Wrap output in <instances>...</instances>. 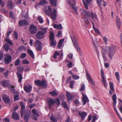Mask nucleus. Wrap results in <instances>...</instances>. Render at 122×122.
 I'll return each mask as SVG.
<instances>
[{
  "instance_id": "62",
  "label": "nucleus",
  "mask_w": 122,
  "mask_h": 122,
  "mask_svg": "<svg viewBox=\"0 0 122 122\" xmlns=\"http://www.w3.org/2000/svg\"><path fill=\"white\" fill-rule=\"evenodd\" d=\"M93 29H94L95 32L98 34H100V32L99 30L95 28V27L93 28Z\"/></svg>"
},
{
  "instance_id": "27",
  "label": "nucleus",
  "mask_w": 122,
  "mask_h": 122,
  "mask_svg": "<svg viewBox=\"0 0 122 122\" xmlns=\"http://www.w3.org/2000/svg\"><path fill=\"white\" fill-rule=\"evenodd\" d=\"M120 102H119V105L118 107L119 108V110L121 113H122V101L121 100H118Z\"/></svg>"
},
{
  "instance_id": "16",
  "label": "nucleus",
  "mask_w": 122,
  "mask_h": 122,
  "mask_svg": "<svg viewBox=\"0 0 122 122\" xmlns=\"http://www.w3.org/2000/svg\"><path fill=\"white\" fill-rule=\"evenodd\" d=\"M19 23L20 26H25L28 25L29 24V23L26 20H20L19 21Z\"/></svg>"
},
{
  "instance_id": "19",
  "label": "nucleus",
  "mask_w": 122,
  "mask_h": 122,
  "mask_svg": "<svg viewBox=\"0 0 122 122\" xmlns=\"http://www.w3.org/2000/svg\"><path fill=\"white\" fill-rule=\"evenodd\" d=\"M11 115L13 119L15 120H18L19 119V117L18 114L15 112H13Z\"/></svg>"
},
{
  "instance_id": "22",
  "label": "nucleus",
  "mask_w": 122,
  "mask_h": 122,
  "mask_svg": "<svg viewBox=\"0 0 122 122\" xmlns=\"http://www.w3.org/2000/svg\"><path fill=\"white\" fill-rule=\"evenodd\" d=\"M86 77L87 80L90 83H92L93 85H94V83L92 79L89 74L88 73H86Z\"/></svg>"
},
{
  "instance_id": "50",
  "label": "nucleus",
  "mask_w": 122,
  "mask_h": 122,
  "mask_svg": "<svg viewBox=\"0 0 122 122\" xmlns=\"http://www.w3.org/2000/svg\"><path fill=\"white\" fill-rule=\"evenodd\" d=\"M5 41L10 45H13L11 41L9 39L6 38L5 39Z\"/></svg>"
},
{
  "instance_id": "49",
  "label": "nucleus",
  "mask_w": 122,
  "mask_h": 122,
  "mask_svg": "<svg viewBox=\"0 0 122 122\" xmlns=\"http://www.w3.org/2000/svg\"><path fill=\"white\" fill-rule=\"evenodd\" d=\"M102 1H103V5L104 6H106V3L105 1H103V0H97V3L100 5H101V3L102 2Z\"/></svg>"
},
{
  "instance_id": "33",
  "label": "nucleus",
  "mask_w": 122,
  "mask_h": 122,
  "mask_svg": "<svg viewBox=\"0 0 122 122\" xmlns=\"http://www.w3.org/2000/svg\"><path fill=\"white\" fill-rule=\"evenodd\" d=\"M53 96L56 97L58 94V92L55 90H54L49 93Z\"/></svg>"
},
{
  "instance_id": "59",
  "label": "nucleus",
  "mask_w": 122,
  "mask_h": 122,
  "mask_svg": "<svg viewBox=\"0 0 122 122\" xmlns=\"http://www.w3.org/2000/svg\"><path fill=\"white\" fill-rule=\"evenodd\" d=\"M92 40L93 41V46H94L96 43H97V39L95 37L94 39H92Z\"/></svg>"
},
{
  "instance_id": "55",
  "label": "nucleus",
  "mask_w": 122,
  "mask_h": 122,
  "mask_svg": "<svg viewBox=\"0 0 122 122\" xmlns=\"http://www.w3.org/2000/svg\"><path fill=\"white\" fill-rule=\"evenodd\" d=\"M22 62L24 64H28L29 63V61L26 59L23 60L22 61Z\"/></svg>"
},
{
  "instance_id": "39",
  "label": "nucleus",
  "mask_w": 122,
  "mask_h": 122,
  "mask_svg": "<svg viewBox=\"0 0 122 122\" xmlns=\"http://www.w3.org/2000/svg\"><path fill=\"white\" fill-rule=\"evenodd\" d=\"M10 91L13 93H14L15 92V90L14 89V88L13 86H11L10 85V86H9L8 87Z\"/></svg>"
},
{
  "instance_id": "41",
  "label": "nucleus",
  "mask_w": 122,
  "mask_h": 122,
  "mask_svg": "<svg viewBox=\"0 0 122 122\" xmlns=\"http://www.w3.org/2000/svg\"><path fill=\"white\" fill-rule=\"evenodd\" d=\"M50 118L51 120L54 122H57V119L53 117V115L52 114L51 116L50 117Z\"/></svg>"
},
{
  "instance_id": "8",
  "label": "nucleus",
  "mask_w": 122,
  "mask_h": 122,
  "mask_svg": "<svg viewBox=\"0 0 122 122\" xmlns=\"http://www.w3.org/2000/svg\"><path fill=\"white\" fill-rule=\"evenodd\" d=\"M72 0H67V1L68 3L71 5V6L73 9V11L74 12V13L77 14V8L75 7V1H73V4H72Z\"/></svg>"
},
{
  "instance_id": "1",
  "label": "nucleus",
  "mask_w": 122,
  "mask_h": 122,
  "mask_svg": "<svg viewBox=\"0 0 122 122\" xmlns=\"http://www.w3.org/2000/svg\"><path fill=\"white\" fill-rule=\"evenodd\" d=\"M116 49V48L115 46H112L109 47H106L105 49H102V53L103 59L105 61L107 60V59L106 56V52L108 57L112 60L115 53Z\"/></svg>"
},
{
  "instance_id": "5",
  "label": "nucleus",
  "mask_w": 122,
  "mask_h": 122,
  "mask_svg": "<svg viewBox=\"0 0 122 122\" xmlns=\"http://www.w3.org/2000/svg\"><path fill=\"white\" fill-rule=\"evenodd\" d=\"M34 46L37 50L41 51L42 48V43L39 40H37L34 42Z\"/></svg>"
},
{
  "instance_id": "53",
  "label": "nucleus",
  "mask_w": 122,
  "mask_h": 122,
  "mask_svg": "<svg viewBox=\"0 0 122 122\" xmlns=\"http://www.w3.org/2000/svg\"><path fill=\"white\" fill-rule=\"evenodd\" d=\"M61 105L64 108H67V104L65 102L63 101L62 102Z\"/></svg>"
},
{
  "instance_id": "7",
  "label": "nucleus",
  "mask_w": 122,
  "mask_h": 122,
  "mask_svg": "<svg viewBox=\"0 0 122 122\" xmlns=\"http://www.w3.org/2000/svg\"><path fill=\"white\" fill-rule=\"evenodd\" d=\"M101 71L102 83H103L104 86L106 88H107V82L106 80V77H105L103 71L102 69L101 70Z\"/></svg>"
},
{
  "instance_id": "20",
  "label": "nucleus",
  "mask_w": 122,
  "mask_h": 122,
  "mask_svg": "<svg viewBox=\"0 0 122 122\" xmlns=\"http://www.w3.org/2000/svg\"><path fill=\"white\" fill-rule=\"evenodd\" d=\"M83 97L82 99V102L83 103V105H85L87 102L88 101V99L87 96L83 94Z\"/></svg>"
},
{
  "instance_id": "17",
  "label": "nucleus",
  "mask_w": 122,
  "mask_h": 122,
  "mask_svg": "<svg viewBox=\"0 0 122 122\" xmlns=\"http://www.w3.org/2000/svg\"><path fill=\"white\" fill-rule=\"evenodd\" d=\"M20 104L21 106V110L20 112L21 115V117H23V113L24 112V110L25 108V107L23 102H20Z\"/></svg>"
},
{
  "instance_id": "36",
  "label": "nucleus",
  "mask_w": 122,
  "mask_h": 122,
  "mask_svg": "<svg viewBox=\"0 0 122 122\" xmlns=\"http://www.w3.org/2000/svg\"><path fill=\"white\" fill-rule=\"evenodd\" d=\"M17 77L18 79V82H20L23 78L22 75L21 74L18 73H17Z\"/></svg>"
},
{
  "instance_id": "46",
  "label": "nucleus",
  "mask_w": 122,
  "mask_h": 122,
  "mask_svg": "<svg viewBox=\"0 0 122 122\" xmlns=\"http://www.w3.org/2000/svg\"><path fill=\"white\" fill-rule=\"evenodd\" d=\"M115 75L117 81L119 82L120 81V79L119 78L120 75L119 72H116L115 73Z\"/></svg>"
},
{
  "instance_id": "11",
  "label": "nucleus",
  "mask_w": 122,
  "mask_h": 122,
  "mask_svg": "<svg viewBox=\"0 0 122 122\" xmlns=\"http://www.w3.org/2000/svg\"><path fill=\"white\" fill-rule=\"evenodd\" d=\"M32 111L33 114V118L35 120L37 121V117H38L39 116L38 111L36 109L32 110Z\"/></svg>"
},
{
  "instance_id": "52",
  "label": "nucleus",
  "mask_w": 122,
  "mask_h": 122,
  "mask_svg": "<svg viewBox=\"0 0 122 122\" xmlns=\"http://www.w3.org/2000/svg\"><path fill=\"white\" fill-rule=\"evenodd\" d=\"M60 55V54L57 51H56L54 54L53 57L55 59L56 58L57 56H59Z\"/></svg>"
},
{
  "instance_id": "29",
  "label": "nucleus",
  "mask_w": 122,
  "mask_h": 122,
  "mask_svg": "<svg viewBox=\"0 0 122 122\" xmlns=\"http://www.w3.org/2000/svg\"><path fill=\"white\" fill-rule=\"evenodd\" d=\"M7 6L9 8L12 9L13 7V6L12 1L10 0L8 1L7 3Z\"/></svg>"
},
{
  "instance_id": "23",
  "label": "nucleus",
  "mask_w": 122,
  "mask_h": 122,
  "mask_svg": "<svg viewBox=\"0 0 122 122\" xmlns=\"http://www.w3.org/2000/svg\"><path fill=\"white\" fill-rule=\"evenodd\" d=\"M0 84L4 87H8L9 86H10V84L8 83H7V81H3L0 82Z\"/></svg>"
},
{
  "instance_id": "3",
  "label": "nucleus",
  "mask_w": 122,
  "mask_h": 122,
  "mask_svg": "<svg viewBox=\"0 0 122 122\" xmlns=\"http://www.w3.org/2000/svg\"><path fill=\"white\" fill-rule=\"evenodd\" d=\"M81 14L84 17H89L93 19H97L96 15L92 12H87L86 10H84L81 12Z\"/></svg>"
},
{
  "instance_id": "35",
  "label": "nucleus",
  "mask_w": 122,
  "mask_h": 122,
  "mask_svg": "<svg viewBox=\"0 0 122 122\" xmlns=\"http://www.w3.org/2000/svg\"><path fill=\"white\" fill-rule=\"evenodd\" d=\"M66 96L68 100H71L72 99V96L71 94L69 92H67L66 93Z\"/></svg>"
},
{
  "instance_id": "48",
  "label": "nucleus",
  "mask_w": 122,
  "mask_h": 122,
  "mask_svg": "<svg viewBox=\"0 0 122 122\" xmlns=\"http://www.w3.org/2000/svg\"><path fill=\"white\" fill-rule=\"evenodd\" d=\"M37 19L39 22L41 23H43L44 21L42 18L41 16H38Z\"/></svg>"
},
{
  "instance_id": "4",
  "label": "nucleus",
  "mask_w": 122,
  "mask_h": 122,
  "mask_svg": "<svg viewBox=\"0 0 122 122\" xmlns=\"http://www.w3.org/2000/svg\"><path fill=\"white\" fill-rule=\"evenodd\" d=\"M71 37L74 46L80 52V49L77 42V39L74 35H71Z\"/></svg>"
},
{
  "instance_id": "13",
  "label": "nucleus",
  "mask_w": 122,
  "mask_h": 122,
  "mask_svg": "<svg viewBox=\"0 0 122 122\" xmlns=\"http://www.w3.org/2000/svg\"><path fill=\"white\" fill-rule=\"evenodd\" d=\"M31 113L30 111H29L25 114L24 116V119L25 122H28V120L30 118Z\"/></svg>"
},
{
  "instance_id": "10",
  "label": "nucleus",
  "mask_w": 122,
  "mask_h": 122,
  "mask_svg": "<svg viewBox=\"0 0 122 122\" xmlns=\"http://www.w3.org/2000/svg\"><path fill=\"white\" fill-rule=\"evenodd\" d=\"M29 30L31 33L33 34L36 32L37 29L35 26L33 24H32L30 25Z\"/></svg>"
},
{
  "instance_id": "26",
  "label": "nucleus",
  "mask_w": 122,
  "mask_h": 122,
  "mask_svg": "<svg viewBox=\"0 0 122 122\" xmlns=\"http://www.w3.org/2000/svg\"><path fill=\"white\" fill-rule=\"evenodd\" d=\"M116 22L118 28L119 29H120L121 25V20L119 18L118 16L117 17L116 19Z\"/></svg>"
},
{
  "instance_id": "63",
  "label": "nucleus",
  "mask_w": 122,
  "mask_h": 122,
  "mask_svg": "<svg viewBox=\"0 0 122 122\" xmlns=\"http://www.w3.org/2000/svg\"><path fill=\"white\" fill-rule=\"evenodd\" d=\"M103 39L105 43L107 44V41L108 40V39L105 36H104L103 37Z\"/></svg>"
},
{
  "instance_id": "37",
  "label": "nucleus",
  "mask_w": 122,
  "mask_h": 122,
  "mask_svg": "<svg viewBox=\"0 0 122 122\" xmlns=\"http://www.w3.org/2000/svg\"><path fill=\"white\" fill-rule=\"evenodd\" d=\"M49 38L50 40L54 39L55 36L54 33L51 31L50 32Z\"/></svg>"
},
{
  "instance_id": "42",
  "label": "nucleus",
  "mask_w": 122,
  "mask_h": 122,
  "mask_svg": "<svg viewBox=\"0 0 122 122\" xmlns=\"http://www.w3.org/2000/svg\"><path fill=\"white\" fill-rule=\"evenodd\" d=\"M74 103L75 105L77 106H79L80 105V103L79 102L78 100L76 99L74 101Z\"/></svg>"
},
{
  "instance_id": "60",
  "label": "nucleus",
  "mask_w": 122,
  "mask_h": 122,
  "mask_svg": "<svg viewBox=\"0 0 122 122\" xmlns=\"http://www.w3.org/2000/svg\"><path fill=\"white\" fill-rule=\"evenodd\" d=\"M0 4L1 6L3 7L5 6V3L2 0H0Z\"/></svg>"
},
{
  "instance_id": "61",
  "label": "nucleus",
  "mask_w": 122,
  "mask_h": 122,
  "mask_svg": "<svg viewBox=\"0 0 122 122\" xmlns=\"http://www.w3.org/2000/svg\"><path fill=\"white\" fill-rule=\"evenodd\" d=\"M41 30L43 31L42 33L44 34L47 31V29L46 28H42Z\"/></svg>"
},
{
  "instance_id": "58",
  "label": "nucleus",
  "mask_w": 122,
  "mask_h": 122,
  "mask_svg": "<svg viewBox=\"0 0 122 122\" xmlns=\"http://www.w3.org/2000/svg\"><path fill=\"white\" fill-rule=\"evenodd\" d=\"M72 77L75 80L78 79L79 78V76L74 75H72Z\"/></svg>"
},
{
  "instance_id": "43",
  "label": "nucleus",
  "mask_w": 122,
  "mask_h": 122,
  "mask_svg": "<svg viewBox=\"0 0 122 122\" xmlns=\"http://www.w3.org/2000/svg\"><path fill=\"white\" fill-rule=\"evenodd\" d=\"M14 101H16L19 100V95L18 94H14Z\"/></svg>"
},
{
  "instance_id": "28",
  "label": "nucleus",
  "mask_w": 122,
  "mask_h": 122,
  "mask_svg": "<svg viewBox=\"0 0 122 122\" xmlns=\"http://www.w3.org/2000/svg\"><path fill=\"white\" fill-rule=\"evenodd\" d=\"M112 98L113 102V104L114 105H116L117 104L116 100L117 97L116 95L115 94L113 95Z\"/></svg>"
},
{
  "instance_id": "44",
  "label": "nucleus",
  "mask_w": 122,
  "mask_h": 122,
  "mask_svg": "<svg viewBox=\"0 0 122 122\" xmlns=\"http://www.w3.org/2000/svg\"><path fill=\"white\" fill-rule=\"evenodd\" d=\"M47 2L45 0H41L39 3V4L40 5H43L45 4H47Z\"/></svg>"
},
{
  "instance_id": "21",
  "label": "nucleus",
  "mask_w": 122,
  "mask_h": 122,
  "mask_svg": "<svg viewBox=\"0 0 122 122\" xmlns=\"http://www.w3.org/2000/svg\"><path fill=\"white\" fill-rule=\"evenodd\" d=\"M48 105L50 108H51L52 105H54L56 102L53 101L51 98H50L48 101Z\"/></svg>"
},
{
  "instance_id": "45",
  "label": "nucleus",
  "mask_w": 122,
  "mask_h": 122,
  "mask_svg": "<svg viewBox=\"0 0 122 122\" xmlns=\"http://www.w3.org/2000/svg\"><path fill=\"white\" fill-rule=\"evenodd\" d=\"M17 70L18 71L21 72L23 71L24 68L22 66H20L17 67Z\"/></svg>"
},
{
  "instance_id": "31",
  "label": "nucleus",
  "mask_w": 122,
  "mask_h": 122,
  "mask_svg": "<svg viewBox=\"0 0 122 122\" xmlns=\"http://www.w3.org/2000/svg\"><path fill=\"white\" fill-rule=\"evenodd\" d=\"M51 44L50 46H55L56 43V40L54 39L50 40Z\"/></svg>"
},
{
  "instance_id": "51",
  "label": "nucleus",
  "mask_w": 122,
  "mask_h": 122,
  "mask_svg": "<svg viewBox=\"0 0 122 122\" xmlns=\"http://www.w3.org/2000/svg\"><path fill=\"white\" fill-rule=\"evenodd\" d=\"M74 81H71L70 82V87L71 88H72L74 86Z\"/></svg>"
},
{
  "instance_id": "14",
  "label": "nucleus",
  "mask_w": 122,
  "mask_h": 122,
  "mask_svg": "<svg viewBox=\"0 0 122 122\" xmlns=\"http://www.w3.org/2000/svg\"><path fill=\"white\" fill-rule=\"evenodd\" d=\"M44 34L42 33V31H38L36 35V37L38 39H42L44 36Z\"/></svg>"
},
{
  "instance_id": "56",
  "label": "nucleus",
  "mask_w": 122,
  "mask_h": 122,
  "mask_svg": "<svg viewBox=\"0 0 122 122\" xmlns=\"http://www.w3.org/2000/svg\"><path fill=\"white\" fill-rule=\"evenodd\" d=\"M26 56V54L25 53H23L21 54L20 56V58L21 59H23L25 58Z\"/></svg>"
},
{
  "instance_id": "34",
  "label": "nucleus",
  "mask_w": 122,
  "mask_h": 122,
  "mask_svg": "<svg viewBox=\"0 0 122 122\" xmlns=\"http://www.w3.org/2000/svg\"><path fill=\"white\" fill-rule=\"evenodd\" d=\"M64 39H61L59 42L57 46V47L58 48H60L62 46L63 42L64 41Z\"/></svg>"
},
{
  "instance_id": "25",
  "label": "nucleus",
  "mask_w": 122,
  "mask_h": 122,
  "mask_svg": "<svg viewBox=\"0 0 122 122\" xmlns=\"http://www.w3.org/2000/svg\"><path fill=\"white\" fill-rule=\"evenodd\" d=\"M79 114L82 119H84L87 115V113L84 112H79Z\"/></svg>"
},
{
  "instance_id": "15",
  "label": "nucleus",
  "mask_w": 122,
  "mask_h": 122,
  "mask_svg": "<svg viewBox=\"0 0 122 122\" xmlns=\"http://www.w3.org/2000/svg\"><path fill=\"white\" fill-rule=\"evenodd\" d=\"M32 87L30 85H27L24 87V89L26 93L30 92L32 90Z\"/></svg>"
},
{
  "instance_id": "32",
  "label": "nucleus",
  "mask_w": 122,
  "mask_h": 122,
  "mask_svg": "<svg viewBox=\"0 0 122 122\" xmlns=\"http://www.w3.org/2000/svg\"><path fill=\"white\" fill-rule=\"evenodd\" d=\"M27 51L31 57L33 58H34V56L32 50L29 49H28L27 50Z\"/></svg>"
},
{
  "instance_id": "64",
  "label": "nucleus",
  "mask_w": 122,
  "mask_h": 122,
  "mask_svg": "<svg viewBox=\"0 0 122 122\" xmlns=\"http://www.w3.org/2000/svg\"><path fill=\"white\" fill-rule=\"evenodd\" d=\"M85 88L84 85V84H82L81 85V87L80 90L81 91H83L84 90Z\"/></svg>"
},
{
  "instance_id": "38",
  "label": "nucleus",
  "mask_w": 122,
  "mask_h": 122,
  "mask_svg": "<svg viewBox=\"0 0 122 122\" xmlns=\"http://www.w3.org/2000/svg\"><path fill=\"white\" fill-rule=\"evenodd\" d=\"M4 49L6 51H8L9 48V46L7 44H5L4 46Z\"/></svg>"
},
{
  "instance_id": "30",
  "label": "nucleus",
  "mask_w": 122,
  "mask_h": 122,
  "mask_svg": "<svg viewBox=\"0 0 122 122\" xmlns=\"http://www.w3.org/2000/svg\"><path fill=\"white\" fill-rule=\"evenodd\" d=\"M54 27L55 28L57 29H61L62 28V27L61 24L57 25L54 24L53 25Z\"/></svg>"
},
{
  "instance_id": "2",
  "label": "nucleus",
  "mask_w": 122,
  "mask_h": 122,
  "mask_svg": "<svg viewBox=\"0 0 122 122\" xmlns=\"http://www.w3.org/2000/svg\"><path fill=\"white\" fill-rule=\"evenodd\" d=\"M51 9L49 6H47L45 7V12L46 15H51V18L53 20L56 19L57 16L56 11V10L54 9L53 10V11L51 13Z\"/></svg>"
},
{
  "instance_id": "54",
  "label": "nucleus",
  "mask_w": 122,
  "mask_h": 122,
  "mask_svg": "<svg viewBox=\"0 0 122 122\" xmlns=\"http://www.w3.org/2000/svg\"><path fill=\"white\" fill-rule=\"evenodd\" d=\"M20 64V61L19 58L17 59L15 61V66H17L19 65Z\"/></svg>"
},
{
  "instance_id": "40",
  "label": "nucleus",
  "mask_w": 122,
  "mask_h": 122,
  "mask_svg": "<svg viewBox=\"0 0 122 122\" xmlns=\"http://www.w3.org/2000/svg\"><path fill=\"white\" fill-rule=\"evenodd\" d=\"M51 4L54 6H56V0H50Z\"/></svg>"
},
{
  "instance_id": "47",
  "label": "nucleus",
  "mask_w": 122,
  "mask_h": 122,
  "mask_svg": "<svg viewBox=\"0 0 122 122\" xmlns=\"http://www.w3.org/2000/svg\"><path fill=\"white\" fill-rule=\"evenodd\" d=\"M18 50L20 51L22 50L24 51H25L26 50V48L23 46H21L19 47Z\"/></svg>"
},
{
  "instance_id": "6",
  "label": "nucleus",
  "mask_w": 122,
  "mask_h": 122,
  "mask_svg": "<svg viewBox=\"0 0 122 122\" xmlns=\"http://www.w3.org/2000/svg\"><path fill=\"white\" fill-rule=\"evenodd\" d=\"M35 82L37 85L41 86L42 88H46L47 87L46 82L44 80L41 81L38 80L36 81H35Z\"/></svg>"
},
{
  "instance_id": "18",
  "label": "nucleus",
  "mask_w": 122,
  "mask_h": 122,
  "mask_svg": "<svg viewBox=\"0 0 122 122\" xmlns=\"http://www.w3.org/2000/svg\"><path fill=\"white\" fill-rule=\"evenodd\" d=\"M2 99L4 102L6 103L8 102L10 100L9 97L6 94H3V95Z\"/></svg>"
},
{
  "instance_id": "9",
  "label": "nucleus",
  "mask_w": 122,
  "mask_h": 122,
  "mask_svg": "<svg viewBox=\"0 0 122 122\" xmlns=\"http://www.w3.org/2000/svg\"><path fill=\"white\" fill-rule=\"evenodd\" d=\"M12 60V57L9 54H6L5 55L4 57V61L5 63L7 64L10 62Z\"/></svg>"
},
{
  "instance_id": "57",
  "label": "nucleus",
  "mask_w": 122,
  "mask_h": 122,
  "mask_svg": "<svg viewBox=\"0 0 122 122\" xmlns=\"http://www.w3.org/2000/svg\"><path fill=\"white\" fill-rule=\"evenodd\" d=\"M67 66L68 68H71L72 67V63L71 61L68 62V63L67 64Z\"/></svg>"
},
{
  "instance_id": "24",
  "label": "nucleus",
  "mask_w": 122,
  "mask_h": 122,
  "mask_svg": "<svg viewBox=\"0 0 122 122\" xmlns=\"http://www.w3.org/2000/svg\"><path fill=\"white\" fill-rule=\"evenodd\" d=\"M84 4L86 9H88V4L90 2L91 0H82Z\"/></svg>"
},
{
  "instance_id": "12",
  "label": "nucleus",
  "mask_w": 122,
  "mask_h": 122,
  "mask_svg": "<svg viewBox=\"0 0 122 122\" xmlns=\"http://www.w3.org/2000/svg\"><path fill=\"white\" fill-rule=\"evenodd\" d=\"M109 84L110 87V89L109 90V94L111 95L114 93L115 91L113 83L111 82H109Z\"/></svg>"
}]
</instances>
